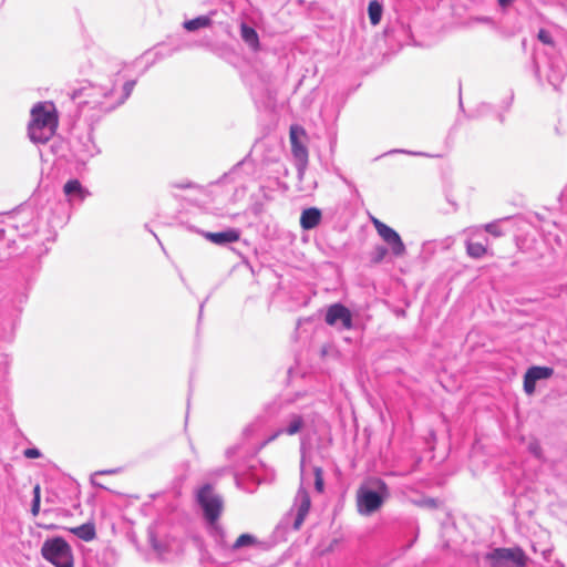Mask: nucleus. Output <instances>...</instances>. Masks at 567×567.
<instances>
[{
	"mask_svg": "<svg viewBox=\"0 0 567 567\" xmlns=\"http://www.w3.org/2000/svg\"><path fill=\"white\" fill-rule=\"evenodd\" d=\"M135 84V80L124 81V78L117 72L104 82L73 90L70 97L78 101L82 114L92 111L94 113L91 117L100 118L124 104Z\"/></svg>",
	"mask_w": 567,
	"mask_h": 567,
	"instance_id": "nucleus-1",
	"label": "nucleus"
},
{
	"mask_svg": "<svg viewBox=\"0 0 567 567\" xmlns=\"http://www.w3.org/2000/svg\"><path fill=\"white\" fill-rule=\"evenodd\" d=\"M196 501L203 512L207 530L219 547L227 546V534L219 523L224 509V499L210 484H205L196 492Z\"/></svg>",
	"mask_w": 567,
	"mask_h": 567,
	"instance_id": "nucleus-2",
	"label": "nucleus"
},
{
	"mask_svg": "<svg viewBox=\"0 0 567 567\" xmlns=\"http://www.w3.org/2000/svg\"><path fill=\"white\" fill-rule=\"evenodd\" d=\"M390 492L386 483L381 478L369 480L357 492V507L359 514L369 516L381 508Z\"/></svg>",
	"mask_w": 567,
	"mask_h": 567,
	"instance_id": "nucleus-3",
	"label": "nucleus"
},
{
	"mask_svg": "<svg viewBox=\"0 0 567 567\" xmlns=\"http://www.w3.org/2000/svg\"><path fill=\"white\" fill-rule=\"evenodd\" d=\"M42 557L54 567H74L71 546L62 537H51L41 547Z\"/></svg>",
	"mask_w": 567,
	"mask_h": 567,
	"instance_id": "nucleus-4",
	"label": "nucleus"
},
{
	"mask_svg": "<svg viewBox=\"0 0 567 567\" xmlns=\"http://www.w3.org/2000/svg\"><path fill=\"white\" fill-rule=\"evenodd\" d=\"M484 558L491 567H525L528 560L520 547L494 548Z\"/></svg>",
	"mask_w": 567,
	"mask_h": 567,
	"instance_id": "nucleus-5",
	"label": "nucleus"
},
{
	"mask_svg": "<svg viewBox=\"0 0 567 567\" xmlns=\"http://www.w3.org/2000/svg\"><path fill=\"white\" fill-rule=\"evenodd\" d=\"M372 224L394 257H403L406 254V247L396 230L377 218H372Z\"/></svg>",
	"mask_w": 567,
	"mask_h": 567,
	"instance_id": "nucleus-6",
	"label": "nucleus"
},
{
	"mask_svg": "<svg viewBox=\"0 0 567 567\" xmlns=\"http://www.w3.org/2000/svg\"><path fill=\"white\" fill-rule=\"evenodd\" d=\"M303 475V462H301V476ZM311 507V499L308 491L303 487V478L301 477V485L296 494L291 512H296L295 520L292 524L293 529L298 530L303 524Z\"/></svg>",
	"mask_w": 567,
	"mask_h": 567,
	"instance_id": "nucleus-7",
	"label": "nucleus"
},
{
	"mask_svg": "<svg viewBox=\"0 0 567 567\" xmlns=\"http://www.w3.org/2000/svg\"><path fill=\"white\" fill-rule=\"evenodd\" d=\"M303 417L300 414L290 413L280 421L279 426L266 439L264 445L275 441L280 435H296L303 429Z\"/></svg>",
	"mask_w": 567,
	"mask_h": 567,
	"instance_id": "nucleus-8",
	"label": "nucleus"
},
{
	"mask_svg": "<svg viewBox=\"0 0 567 567\" xmlns=\"http://www.w3.org/2000/svg\"><path fill=\"white\" fill-rule=\"evenodd\" d=\"M73 152L79 161L85 162L99 153V148L94 142L92 130L76 137L73 143Z\"/></svg>",
	"mask_w": 567,
	"mask_h": 567,
	"instance_id": "nucleus-9",
	"label": "nucleus"
},
{
	"mask_svg": "<svg viewBox=\"0 0 567 567\" xmlns=\"http://www.w3.org/2000/svg\"><path fill=\"white\" fill-rule=\"evenodd\" d=\"M29 124L55 131L58 118L53 109L49 110L44 104L38 103L31 110V122Z\"/></svg>",
	"mask_w": 567,
	"mask_h": 567,
	"instance_id": "nucleus-10",
	"label": "nucleus"
},
{
	"mask_svg": "<svg viewBox=\"0 0 567 567\" xmlns=\"http://www.w3.org/2000/svg\"><path fill=\"white\" fill-rule=\"evenodd\" d=\"M326 322L329 326H337L340 322L342 329H351L352 316L350 310L343 305L334 303L327 310Z\"/></svg>",
	"mask_w": 567,
	"mask_h": 567,
	"instance_id": "nucleus-11",
	"label": "nucleus"
},
{
	"mask_svg": "<svg viewBox=\"0 0 567 567\" xmlns=\"http://www.w3.org/2000/svg\"><path fill=\"white\" fill-rule=\"evenodd\" d=\"M554 374V369L549 367H530L524 375V391L527 394H533L536 389V382L545 380Z\"/></svg>",
	"mask_w": 567,
	"mask_h": 567,
	"instance_id": "nucleus-12",
	"label": "nucleus"
},
{
	"mask_svg": "<svg viewBox=\"0 0 567 567\" xmlns=\"http://www.w3.org/2000/svg\"><path fill=\"white\" fill-rule=\"evenodd\" d=\"M290 142H291V153L296 161V167H297L299 176L301 177L307 168V165H308V150L303 144H301L298 141L295 127H291V130H290Z\"/></svg>",
	"mask_w": 567,
	"mask_h": 567,
	"instance_id": "nucleus-13",
	"label": "nucleus"
},
{
	"mask_svg": "<svg viewBox=\"0 0 567 567\" xmlns=\"http://www.w3.org/2000/svg\"><path fill=\"white\" fill-rule=\"evenodd\" d=\"M210 243L218 246H226L228 244L236 243L240 239V231L236 228H228L224 231L212 233V231H198Z\"/></svg>",
	"mask_w": 567,
	"mask_h": 567,
	"instance_id": "nucleus-14",
	"label": "nucleus"
},
{
	"mask_svg": "<svg viewBox=\"0 0 567 567\" xmlns=\"http://www.w3.org/2000/svg\"><path fill=\"white\" fill-rule=\"evenodd\" d=\"M321 212L316 207L305 209L300 216V226L305 230L316 228L321 220Z\"/></svg>",
	"mask_w": 567,
	"mask_h": 567,
	"instance_id": "nucleus-15",
	"label": "nucleus"
},
{
	"mask_svg": "<svg viewBox=\"0 0 567 567\" xmlns=\"http://www.w3.org/2000/svg\"><path fill=\"white\" fill-rule=\"evenodd\" d=\"M64 194L69 197L70 202H83L87 192L83 188L78 179H70L63 187Z\"/></svg>",
	"mask_w": 567,
	"mask_h": 567,
	"instance_id": "nucleus-16",
	"label": "nucleus"
},
{
	"mask_svg": "<svg viewBox=\"0 0 567 567\" xmlns=\"http://www.w3.org/2000/svg\"><path fill=\"white\" fill-rule=\"evenodd\" d=\"M28 133H29L30 140L33 143L44 144L54 135L55 131L48 130L45 127H41L38 125L29 124Z\"/></svg>",
	"mask_w": 567,
	"mask_h": 567,
	"instance_id": "nucleus-17",
	"label": "nucleus"
},
{
	"mask_svg": "<svg viewBox=\"0 0 567 567\" xmlns=\"http://www.w3.org/2000/svg\"><path fill=\"white\" fill-rule=\"evenodd\" d=\"M214 12L205 16H198L194 19L186 20L183 23V28L188 32H195L203 28H209L213 24L212 16Z\"/></svg>",
	"mask_w": 567,
	"mask_h": 567,
	"instance_id": "nucleus-18",
	"label": "nucleus"
},
{
	"mask_svg": "<svg viewBox=\"0 0 567 567\" xmlns=\"http://www.w3.org/2000/svg\"><path fill=\"white\" fill-rule=\"evenodd\" d=\"M240 37L250 49L257 50L259 48V37L252 27L241 23Z\"/></svg>",
	"mask_w": 567,
	"mask_h": 567,
	"instance_id": "nucleus-19",
	"label": "nucleus"
},
{
	"mask_svg": "<svg viewBox=\"0 0 567 567\" xmlns=\"http://www.w3.org/2000/svg\"><path fill=\"white\" fill-rule=\"evenodd\" d=\"M256 538L250 534H241L233 544L227 540L226 547H220L224 550L236 551L244 547H249L256 544Z\"/></svg>",
	"mask_w": 567,
	"mask_h": 567,
	"instance_id": "nucleus-20",
	"label": "nucleus"
},
{
	"mask_svg": "<svg viewBox=\"0 0 567 567\" xmlns=\"http://www.w3.org/2000/svg\"><path fill=\"white\" fill-rule=\"evenodd\" d=\"M71 532L82 540L90 542L95 538V526L92 523L82 524L71 529Z\"/></svg>",
	"mask_w": 567,
	"mask_h": 567,
	"instance_id": "nucleus-21",
	"label": "nucleus"
},
{
	"mask_svg": "<svg viewBox=\"0 0 567 567\" xmlns=\"http://www.w3.org/2000/svg\"><path fill=\"white\" fill-rule=\"evenodd\" d=\"M382 12H383V7L379 1L372 0L369 2L368 14H369V19H370V22L372 25H377L380 23L381 18H382Z\"/></svg>",
	"mask_w": 567,
	"mask_h": 567,
	"instance_id": "nucleus-22",
	"label": "nucleus"
},
{
	"mask_svg": "<svg viewBox=\"0 0 567 567\" xmlns=\"http://www.w3.org/2000/svg\"><path fill=\"white\" fill-rule=\"evenodd\" d=\"M466 252L470 257L478 259L482 258L486 254L485 245L481 243H466Z\"/></svg>",
	"mask_w": 567,
	"mask_h": 567,
	"instance_id": "nucleus-23",
	"label": "nucleus"
},
{
	"mask_svg": "<svg viewBox=\"0 0 567 567\" xmlns=\"http://www.w3.org/2000/svg\"><path fill=\"white\" fill-rule=\"evenodd\" d=\"M566 74V68H557L555 69L553 65L550 66V73L548 74V82L557 89L561 83L564 76Z\"/></svg>",
	"mask_w": 567,
	"mask_h": 567,
	"instance_id": "nucleus-24",
	"label": "nucleus"
},
{
	"mask_svg": "<svg viewBox=\"0 0 567 567\" xmlns=\"http://www.w3.org/2000/svg\"><path fill=\"white\" fill-rule=\"evenodd\" d=\"M122 472V468L121 467H116V468H110V470H103V471H97L95 472L92 477H91V483L92 485H94L95 487H99V488H103V489H107V487H105L103 484H101L100 482L96 481V477L97 476H101V475H114V474H118Z\"/></svg>",
	"mask_w": 567,
	"mask_h": 567,
	"instance_id": "nucleus-25",
	"label": "nucleus"
},
{
	"mask_svg": "<svg viewBox=\"0 0 567 567\" xmlns=\"http://www.w3.org/2000/svg\"><path fill=\"white\" fill-rule=\"evenodd\" d=\"M389 249L384 246L378 245L371 252V261L373 264H380L386 257Z\"/></svg>",
	"mask_w": 567,
	"mask_h": 567,
	"instance_id": "nucleus-26",
	"label": "nucleus"
},
{
	"mask_svg": "<svg viewBox=\"0 0 567 567\" xmlns=\"http://www.w3.org/2000/svg\"><path fill=\"white\" fill-rule=\"evenodd\" d=\"M313 474H315V488L318 493H322L323 487H324L322 468L316 466L313 468Z\"/></svg>",
	"mask_w": 567,
	"mask_h": 567,
	"instance_id": "nucleus-27",
	"label": "nucleus"
},
{
	"mask_svg": "<svg viewBox=\"0 0 567 567\" xmlns=\"http://www.w3.org/2000/svg\"><path fill=\"white\" fill-rule=\"evenodd\" d=\"M40 485L33 487V499L31 504V513L37 516L40 512Z\"/></svg>",
	"mask_w": 567,
	"mask_h": 567,
	"instance_id": "nucleus-28",
	"label": "nucleus"
},
{
	"mask_svg": "<svg viewBox=\"0 0 567 567\" xmlns=\"http://www.w3.org/2000/svg\"><path fill=\"white\" fill-rule=\"evenodd\" d=\"M528 452L530 454H533L536 458L538 460H542L543 458V451H542V446L538 442V440L536 439H533L529 443H528Z\"/></svg>",
	"mask_w": 567,
	"mask_h": 567,
	"instance_id": "nucleus-29",
	"label": "nucleus"
},
{
	"mask_svg": "<svg viewBox=\"0 0 567 567\" xmlns=\"http://www.w3.org/2000/svg\"><path fill=\"white\" fill-rule=\"evenodd\" d=\"M537 38L544 44H551L553 43V38H551L550 33L547 30H545V29H540L539 30V32L537 34Z\"/></svg>",
	"mask_w": 567,
	"mask_h": 567,
	"instance_id": "nucleus-30",
	"label": "nucleus"
},
{
	"mask_svg": "<svg viewBox=\"0 0 567 567\" xmlns=\"http://www.w3.org/2000/svg\"><path fill=\"white\" fill-rule=\"evenodd\" d=\"M485 230L495 237L502 236V230L496 223L486 224Z\"/></svg>",
	"mask_w": 567,
	"mask_h": 567,
	"instance_id": "nucleus-31",
	"label": "nucleus"
},
{
	"mask_svg": "<svg viewBox=\"0 0 567 567\" xmlns=\"http://www.w3.org/2000/svg\"><path fill=\"white\" fill-rule=\"evenodd\" d=\"M244 163H245V161L238 162L228 173H225L221 178L223 179H228L231 176L236 175L240 171V168L244 165Z\"/></svg>",
	"mask_w": 567,
	"mask_h": 567,
	"instance_id": "nucleus-32",
	"label": "nucleus"
},
{
	"mask_svg": "<svg viewBox=\"0 0 567 567\" xmlns=\"http://www.w3.org/2000/svg\"><path fill=\"white\" fill-rule=\"evenodd\" d=\"M23 455L27 458H38L41 456V452L37 447H31V449L24 450Z\"/></svg>",
	"mask_w": 567,
	"mask_h": 567,
	"instance_id": "nucleus-33",
	"label": "nucleus"
},
{
	"mask_svg": "<svg viewBox=\"0 0 567 567\" xmlns=\"http://www.w3.org/2000/svg\"><path fill=\"white\" fill-rule=\"evenodd\" d=\"M390 153H405V154H410V155H419V156H423L425 155L424 153L422 152H409V151H404V150H393L391 151Z\"/></svg>",
	"mask_w": 567,
	"mask_h": 567,
	"instance_id": "nucleus-34",
	"label": "nucleus"
},
{
	"mask_svg": "<svg viewBox=\"0 0 567 567\" xmlns=\"http://www.w3.org/2000/svg\"><path fill=\"white\" fill-rule=\"evenodd\" d=\"M514 0H498V4L502 8H507Z\"/></svg>",
	"mask_w": 567,
	"mask_h": 567,
	"instance_id": "nucleus-35",
	"label": "nucleus"
}]
</instances>
